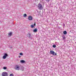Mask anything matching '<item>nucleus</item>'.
Listing matches in <instances>:
<instances>
[{
  "mask_svg": "<svg viewBox=\"0 0 76 76\" xmlns=\"http://www.w3.org/2000/svg\"><path fill=\"white\" fill-rule=\"evenodd\" d=\"M4 55L3 56L2 58L3 59H6V57L8 56V55L7 53H4Z\"/></svg>",
  "mask_w": 76,
  "mask_h": 76,
  "instance_id": "obj_5",
  "label": "nucleus"
},
{
  "mask_svg": "<svg viewBox=\"0 0 76 76\" xmlns=\"http://www.w3.org/2000/svg\"><path fill=\"white\" fill-rule=\"evenodd\" d=\"M50 53L51 54L53 55V56H57V53H55V52L52 50H51L50 52Z\"/></svg>",
  "mask_w": 76,
  "mask_h": 76,
  "instance_id": "obj_4",
  "label": "nucleus"
},
{
  "mask_svg": "<svg viewBox=\"0 0 76 76\" xmlns=\"http://www.w3.org/2000/svg\"><path fill=\"white\" fill-rule=\"evenodd\" d=\"M20 56H23V53H20Z\"/></svg>",
  "mask_w": 76,
  "mask_h": 76,
  "instance_id": "obj_18",
  "label": "nucleus"
},
{
  "mask_svg": "<svg viewBox=\"0 0 76 76\" xmlns=\"http://www.w3.org/2000/svg\"><path fill=\"white\" fill-rule=\"evenodd\" d=\"M38 8L39 10H42V9H43V7H42V6L39 3V4Z\"/></svg>",
  "mask_w": 76,
  "mask_h": 76,
  "instance_id": "obj_2",
  "label": "nucleus"
},
{
  "mask_svg": "<svg viewBox=\"0 0 76 76\" xmlns=\"http://www.w3.org/2000/svg\"><path fill=\"white\" fill-rule=\"evenodd\" d=\"M53 48H56V45H53Z\"/></svg>",
  "mask_w": 76,
  "mask_h": 76,
  "instance_id": "obj_13",
  "label": "nucleus"
},
{
  "mask_svg": "<svg viewBox=\"0 0 76 76\" xmlns=\"http://www.w3.org/2000/svg\"><path fill=\"white\" fill-rule=\"evenodd\" d=\"M64 34V35H66V34H67V31H63Z\"/></svg>",
  "mask_w": 76,
  "mask_h": 76,
  "instance_id": "obj_12",
  "label": "nucleus"
},
{
  "mask_svg": "<svg viewBox=\"0 0 76 76\" xmlns=\"http://www.w3.org/2000/svg\"><path fill=\"white\" fill-rule=\"evenodd\" d=\"M24 70V67L20 66V70H22V71H23Z\"/></svg>",
  "mask_w": 76,
  "mask_h": 76,
  "instance_id": "obj_7",
  "label": "nucleus"
},
{
  "mask_svg": "<svg viewBox=\"0 0 76 76\" xmlns=\"http://www.w3.org/2000/svg\"><path fill=\"white\" fill-rule=\"evenodd\" d=\"M3 69L4 70H6V69H7V67H4Z\"/></svg>",
  "mask_w": 76,
  "mask_h": 76,
  "instance_id": "obj_16",
  "label": "nucleus"
},
{
  "mask_svg": "<svg viewBox=\"0 0 76 76\" xmlns=\"http://www.w3.org/2000/svg\"><path fill=\"white\" fill-rule=\"evenodd\" d=\"M27 37L28 38L32 39V36H31V34L30 33H28V34Z\"/></svg>",
  "mask_w": 76,
  "mask_h": 76,
  "instance_id": "obj_6",
  "label": "nucleus"
},
{
  "mask_svg": "<svg viewBox=\"0 0 76 76\" xmlns=\"http://www.w3.org/2000/svg\"><path fill=\"white\" fill-rule=\"evenodd\" d=\"M10 76H13V74L12 73L11 74H10Z\"/></svg>",
  "mask_w": 76,
  "mask_h": 76,
  "instance_id": "obj_19",
  "label": "nucleus"
},
{
  "mask_svg": "<svg viewBox=\"0 0 76 76\" xmlns=\"http://www.w3.org/2000/svg\"><path fill=\"white\" fill-rule=\"evenodd\" d=\"M20 63H26L25 61L21 60L20 61Z\"/></svg>",
  "mask_w": 76,
  "mask_h": 76,
  "instance_id": "obj_10",
  "label": "nucleus"
},
{
  "mask_svg": "<svg viewBox=\"0 0 76 76\" xmlns=\"http://www.w3.org/2000/svg\"><path fill=\"white\" fill-rule=\"evenodd\" d=\"M19 58H20V57H21V56H19Z\"/></svg>",
  "mask_w": 76,
  "mask_h": 76,
  "instance_id": "obj_22",
  "label": "nucleus"
},
{
  "mask_svg": "<svg viewBox=\"0 0 76 76\" xmlns=\"http://www.w3.org/2000/svg\"><path fill=\"white\" fill-rule=\"evenodd\" d=\"M37 7H38V5H37Z\"/></svg>",
  "mask_w": 76,
  "mask_h": 76,
  "instance_id": "obj_23",
  "label": "nucleus"
},
{
  "mask_svg": "<svg viewBox=\"0 0 76 76\" xmlns=\"http://www.w3.org/2000/svg\"><path fill=\"white\" fill-rule=\"evenodd\" d=\"M2 76H8V74L6 72H4L2 73Z\"/></svg>",
  "mask_w": 76,
  "mask_h": 76,
  "instance_id": "obj_3",
  "label": "nucleus"
},
{
  "mask_svg": "<svg viewBox=\"0 0 76 76\" xmlns=\"http://www.w3.org/2000/svg\"><path fill=\"white\" fill-rule=\"evenodd\" d=\"M31 28H33L34 27V25H31Z\"/></svg>",
  "mask_w": 76,
  "mask_h": 76,
  "instance_id": "obj_15",
  "label": "nucleus"
},
{
  "mask_svg": "<svg viewBox=\"0 0 76 76\" xmlns=\"http://www.w3.org/2000/svg\"><path fill=\"white\" fill-rule=\"evenodd\" d=\"M24 17H26L27 16V15H26V14H24L23 15Z\"/></svg>",
  "mask_w": 76,
  "mask_h": 76,
  "instance_id": "obj_14",
  "label": "nucleus"
},
{
  "mask_svg": "<svg viewBox=\"0 0 76 76\" xmlns=\"http://www.w3.org/2000/svg\"><path fill=\"white\" fill-rule=\"evenodd\" d=\"M12 35V33L11 32L9 33V34H8V36H9V37H10V36H11Z\"/></svg>",
  "mask_w": 76,
  "mask_h": 76,
  "instance_id": "obj_11",
  "label": "nucleus"
},
{
  "mask_svg": "<svg viewBox=\"0 0 76 76\" xmlns=\"http://www.w3.org/2000/svg\"><path fill=\"white\" fill-rule=\"evenodd\" d=\"M34 25V26H36V24L35 23H34V25Z\"/></svg>",
  "mask_w": 76,
  "mask_h": 76,
  "instance_id": "obj_21",
  "label": "nucleus"
},
{
  "mask_svg": "<svg viewBox=\"0 0 76 76\" xmlns=\"http://www.w3.org/2000/svg\"><path fill=\"white\" fill-rule=\"evenodd\" d=\"M20 66L19 65H16L15 66V69L16 70H20Z\"/></svg>",
  "mask_w": 76,
  "mask_h": 76,
  "instance_id": "obj_1",
  "label": "nucleus"
},
{
  "mask_svg": "<svg viewBox=\"0 0 76 76\" xmlns=\"http://www.w3.org/2000/svg\"><path fill=\"white\" fill-rule=\"evenodd\" d=\"M28 19L29 20H32V17L31 16H29L28 18Z\"/></svg>",
  "mask_w": 76,
  "mask_h": 76,
  "instance_id": "obj_8",
  "label": "nucleus"
},
{
  "mask_svg": "<svg viewBox=\"0 0 76 76\" xmlns=\"http://www.w3.org/2000/svg\"><path fill=\"white\" fill-rule=\"evenodd\" d=\"M46 1H47L48 3H49V2L50 1V0H45Z\"/></svg>",
  "mask_w": 76,
  "mask_h": 76,
  "instance_id": "obj_17",
  "label": "nucleus"
},
{
  "mask_svg": "<svg viewBox=\"0 0 76 76\" xmlns=\"http://www.w3.org/2000/svg\"><path fill=\"white\" fill-rule=\"evenodd\" d=\"M63 39H64V40H65V39H66V37H63Z\"/></svg>",
  "mask_w": 76,
  "mask_h": 76,
  "instance_id": "obj_20",
  "label": "nucleus"
},
{
  "mask_svg": "<svg viewBox=\"0 0 76 76\" xmlns=\"http://www.w3.org/2000/svg\"><path fill=\"white\" fill-rule=\"evenodd\" d=\"M37 31H38V29L37 28H35V29L33 30V32H37Z\"/></svg>",
  "mask_w": 76,
  "mask_h": 76,
  "instance_id": "obj_9",
  "label": "nucleus"
}]
</instances>
